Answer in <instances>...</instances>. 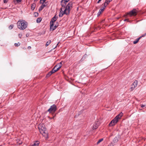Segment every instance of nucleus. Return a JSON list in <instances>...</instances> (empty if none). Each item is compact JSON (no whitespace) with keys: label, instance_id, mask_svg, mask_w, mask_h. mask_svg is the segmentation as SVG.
I'll use <instances>...</instances> for the list:
<instances>
[{"label":"nucleus","instance_id":"18","mask_svg":"<svg viewBox=\"0 0 146 146\" xmlns=\"http://www.w3.org/2000/svg\"><path fill=\"white\" fill-rule=\"evenodd\" d=\"M42 20V18L41 17H39L36 20V22L37 23H40Z\"/></svg>","mask_w":146,"mask_h":146},{"label":"nucleus","instance_id":"50","mask_svg":"<svg viewBox=\"0 0 146 146\" xmlns=\"http://www.w3.org/2000/svg\"><path fill=\"white\" fill-rule=\"evenodd\" d=\"M70 0H68V1H69Z\"/></svg>","mask_w":146,"mask_h":146},{"label":"nucleus","instance_id":"21","mask_svg":"<svg viewBox=\"0 0 146 146\" xmlns=\"http://www.w3.org/2000/svg\"><path fill=\"white\" fill-rule=\"evenodd\" d=\"M51 42V40H48V41L46 42V45H45V46H48L50 43Z\"/></svg>","mask_w":146,"mask_h":146},{"label":"nucleus","instance_id":"25","mask_svg":"<svg viewBox=\"0 0 146 146\" xmlns=\"http://www.w3.org/2000/svg\"><path fill=\"white\" fill-rule=\"evenodd\" d=\"M86 56H87V55L86 54H85L83 56V57H82V58L81 59V60H82L83 59H85Z\"/></svg>","mask_w":146,"mask_h":146},{"label":"nucleus","instance_id":"11","mask_svg":"<svg viewBox=\"0 0 146 146\" xmlns=\"http://www.w3.org/2000/svg\"><path fill=\"white\" fill-rule=\"evenodd\" d=\"M62 64L61 62L59 63L57 65H56V68H57V69H58V70L61 68V67L62 66Z\"/></svg>","mask_w":146,"mask_h":146},{"label":"nucleus","instance_id":"17","mask_svg":"<svg viewBox=\"0 0 146 146\" xmlns=\"http://www.w3.org/2000/svg\"><path fill=\"white\" fill-rule=\"evenodd\" d=\"M118 141V138L117 137H115L113 139V141L114 143H117V142Z\"/></svg>","mask_w":146,"mask_h":146},{"label":"nucleus","instance_id":"28","mask_svg":"<svg viewBox=\"0 0 146 146\" xmlns=\"http://www.w3.org/2000/svg\"><path fill=\"white\" fill-rule=\"evenodd\" d=\"M98 29H100V26H98L97 27H95L94 30H98Z\"/></svg>","mask_w":146,"mask_h":146},{"label":"nucleus","instance_id":"39","mask_svg":"<svg viewBox=\"0 0 146 146\" xmlns=\"http://www.w3.org/2000/svg\"><path fill=\"white\" fill-rule=\"evenodd\" d=\"M31 46H29L28 47V49H31Z\"/></svg>","mask_w":146,"mask_h":146},{"label":"nucleus","instance_id":"26","mask_svg":"<svg viewBox=\"0 0 146 146\" xmlns=\"http://www.w3.org/2000/svg\"><path fill=\"white\" fill-rule=\"evenodd\" d=\"M55 70H54L53 68L52 70L50 71L51 72L52 74H53L56 72V70L55 71Z\"/></svg>","mask_w":146,"mask_h":146},{"label":"nucleus","instance_id":"49","mask_svg":"<svg viewBox=\"0 0 146 146\" xmlns=\"http://www.w3.org/2000/svg\"><path fill=\"white\" fill-rule=\"evenodd\" d=\"M23 49H26V48H23Z\"/></svg>","mask_w":146,"mask_h":146},{"label":"nucleus","instance_id":"15","mask_svg":"<svg viewBox=\"0 0 146 146\" xmlns=\"http://www.w3.org/2000/svg\"><path fill=\"white\" fill-rule=\"evenodd\" d=\"M138 82L137 80H135L133 83L132 84L134 86V87L135 88L137 86L138 84Z\"/></svg>","mask_w":146,"mask_h":146},{"label":"nucleus","instance_id":"44","mask_svg":"<svg viewBox=\"0 0 146 146\" xmlns=\"http://www.w3.org/2000/svg\"><path fill=\"white\" fill-rule=\"evenodd\" d=\"M127 21L128 22H131V21H129V19H128V20H127Z\"/></svg>","mask_w":146,"mask_h":146},{"label":"nucleus","instance_id":"34","mask_svg":"<svg viewBox=\"0 0 146 146\" xmlns=\"http://www.w3.org/2000/svg\"><path fill=\"white\" fill-rule=\"evenodd\" d=\"M141 105V107L142 108L144 107L145 106V105H144L143 104H142V105Z\"/></svg>","mask_w":146,"mask_h":146},{"label":"nucleus","instance_id":"43","mask_svg":"<svg viewBox=\"0 0 146 146\" xmlns=\"http://www.w3.org/2000/svg\"><path fill=\"white\" fill-rule=\"evenodd\" d=\"M127 20H128V19H125L124 20V21H127Z\"/></svg>","mask_w":146,"mask_h":146},{"label":"nucleus","instance_id":"37","mask_svg":"<svg viewBox=\"0 0 146 146\" xmlns=\"http://www.w3.org/2000/svg\"><path fill=\"white\" fill-rule=\"evenodd\" d=\"M8 0H3V2L4 3H6L7 2Z\"/></svg>","mask_w":146,"mask_h":146},{"label":"nucleus","instance_id":"47","mask_svg":"<svg viewBox=\"0 0 146 146\" xmlns=\"http://www.w3.org/2000/svg\"><path fill=\"white\" fill-rule=\"evenodd\" d=\"M56 23H57V24H58V22H56Z\"/></svg>","mask_w":146,"mask_h":146},{"label":"nucleus","instance_id":"3","mask_svg":"<svg viewBox=\"0 0 146 146\" xmlns=\"http://www.w3.org/2000/svg\"><path fill=\"white\" fill-rule=\"evenodd\" d=\"M123 113L122 112L120 113L117 115L109 123V127L115 125L120 119L123 116Z\"/></svg>","mask_w":146,"mask_h":146},{"label":"nucleus","instance_id":"8","mask_svg":"<svg viewBox=\"0 0 146 146\" xmlns=\"http://www.w3.org/2000/svg\"><path fill=\"white\" fill-rule=\"evenodd\" d=\"M69 1L68 0H62L61 1V5L62 7L65 8L66 4Z\"/></svg>","mask_w":146,"mask_h":146},{"label":"nucleus","instance_id":"22","mask_svg":"<svg viewBox=\"0 0 146 146\" xmlns=\"http://www.w3.org/2000/svg\"><path fill=\"white\" fill-rule=\"evenodd\" d=\"M17 143L18 144H20L22 143V141L20 140L19 139H17Z\"/></svg>","mask_w":146,"mask_h":146},{"label":"nucleus","instance_id":"41","mask_svg":"<svg viewBox=\"0 0 146 146\" xmlns=\"http://www.w3.org/2000/svg\"><path fill=\"white\" fill-rule=\"evenodd\" d=\"M56 115H55L53 117H51V118H50V119H53L54 117H55V116Z\"/></svg>","mask_w":146,"mask_h":146},{"label":"nucleus","instance_id":"16","mask_svg":"<svg viewBox=\"0 0 146 146\" xmlns=\"http://www.w3.org/2000/svg\"><path fill=\"white\" fill-rule=\"evenodd\" d=\"M141 38V37H139L138 38L136 39V40L133 42V43L135 44L137 43L139 41V40Z\"/></svg>","mask_w":146,"mask_h":146},{"label":"nucleus","instance_id":"12","mask_svg":"<svg viewBox=\"0 0 146 146\" xmlns=\"http://www.w3.org/2000/svg\"><path fill=\"white\" fill-rule=\"evenodd\" d=\"M46 6V5L45 4H42V5L39 8L38 11H42V9L44 8V7H45Z\"/></svg>","mask_w":146,"mask_h":146},{"label":"nucleus","instance_id":"24","mask_svg":"<svg viewBox=\"0 0 146 146\" xmlns=\"http://www.w3.org/2000/svg\"><path fill=\"white\" fill-rule=\"evenodd\" d=\"M14 27V25L13 24L10 25L9 27V29H12Z\"/></svg>","mask_w":146,"mask_h":146},{"label":"nucleus","instance_id":"7","mask_svg":"<svg viewBox=\"0 0 146 146\" xmlns=\"http://www.w3.org/2000/svg\"><path fill=\"white\" fill-rule=\"evenodd\" d=\"M56 110L57 108L55 104H53L50 106V108L48 110V111L50 113L52 112H54L56 111Z\"/></svg>","mask_w":146,"mask_h":146},{"label":"nucleus","instance_id":"10","mask_svg":"<svg viewBox=\"0 0 146 146\" xmlns=\"http://www.w3.org/2000/svg\"><path fill=\"white\" fill-rule=\"evenodd\" d=\"M105 8V7L103 6L102 7V8L100 9L99 11L97 14L98 17L99 16L101 13L104 11Z\"/></svg>","mask_w":146,"mask_h":146},{"label":"nucleus","instance_id":"42","mask_svg":"<svg viewBox=\"0 0 146 146\" xmlns=\"http://www.w3.org/2000/svg\"><path fill=\"white\" fill-rule=\"evenodd\" d=\"M59 42L57 44H56V46L54 47V49L57 46V45H58V43H59Z\"/></svg>","mask_w":146,"mask_h":146},{"label":"nucleus","instance_id":"29","mask_svg":"<svg viewBox=\"0 0 146 146\" xmlns=\"http://www.w3.org/2000/svg\"><path fill=\"white\" fill-rule=\"evenodd\" d=\"M45 2H43V1H42V0H40V4H44V3Z\"/></svg>","mask_w":146,"mask_h":146},{"label":"nucleus","instance_id":"45","mask_svg":"<svg viewBox=\"0 0 146 146\" xmlns=\"http://www.w3.org/2000/svg\"><path fill=\"white\" fill-rule=\"evenodd\" d=\"M131 87H134V86H133V85L132 84L131 85Z\"/></svg>","mask_w":146,"mask_h":146},{"label":"nucleus","instance_id":"30","mask_svg":"<svg viewBox=\"0 0 146 146\" xmlns=\"http://www.w3.org/2000/svg\"><path fill=\"white\" fill-rule=\"evenodd\" d=\"M56 66H55L54 67V68H53L54 70H55V71L56 70V72L58 70V69H57V68H56Z\"/></svg>","mask_w":146,"mask_h":146},{"label":"nucleus","instance_id":"27","mask_svg":"<svg viewBox=\"0 0 146 146\" xmlns=\"http://www.w3.org/2000/svg\"><path fill=\"white\" fill-rule=\"evenodd\" d=\"M34 15H35V17H38V13L37 12H35L34 13Z\"/></svg>","mask_w":146,"mask_h":146},{"label":"nucleus","instance_id":"35","mask_svg":"<svg viewBox=\"0 0 146 146\" xmlns=\"http://www.w3.org/2000/svg\"><path fill=\"white\" fill-rule=\"evenodd\" d=\"M108 146H113V143H111L109 144Z\"/></svg>","mask_w":146,"mask_h":146},{"label":"nucleus","instance_id":"48","mask_svg":"<svg viewBox=\"0 0 146 146\" xmlns=\"http://www.w3.org/2000/svg\"><path fill=\"white\" fill-rule=\"evenodd\" d=\"M23 49H26V48H23Z\"/></svg>","mask_w":146,"mask_h":146},{"label":"nucleus","instance_id":"36","mask_svg":"<svg viewBox=\"0 0 146 146\" xmlns=\"http://www.w3.org/2000/svg\"><path fill=\"white\" fill-rule=\"evenodd\" d=\"M17 1V2L18 3H20L21 2V0H16Z\"/></svg>","mask_w":146,"mask_h":146},{"label":"nucleus","instance_id":"20","mask_svg":"<svg viewBox=\"0 0 146 146\" xmlns=\"http://www.w3.org/2000/svg\"><path fill=\"white\" fill-rule=\"evenodd\" d=\"M58 25H57V24L55 25L54 26H53V27H52V28L51 29H52V31H54L56 29V28L58 27Z\"/></svg>","mask_w":146,"mask_h":146},{"label":"nucleus","instance_id":"31","mask_svg":"<svg viewBox=\"0 0 146 146\" xmlns=\"http://www.w3.org/2000/svg\"><path fill=\"white\" fill-rule=\"evenodd\" d=\"M135 88L134 87H131V88H130V91H132L133 90H134V89Z\"/></svg>","mask_w":146,"mask_h":146},{"label":"nucleus","instance_id":"33","mask_svg":"<svg viewBox=\"0 0 146 146\" xmlns=\"http://www.w3.org/2000/svg\"><path fill=\"white\" fill-rule=\"evenodd\" d=\"M18 36L20 38H21L22 36V35L20 34H19Z\"/></svg>","mask_w":146,"mask_h":146},{"label":"nucleus","instance_id":"9","mask_svg":"<svg viewBox=\"0 0 146 146\" xmlns=\"http://www.w3.org/2000/svg\"><path fill=\"white\" fill-rule=\"evenodd\" d=\"M112 1V0H106L105 2L102 4V5L104 7H105Z\"/></svg>","mask_w":146,"mask_h":146},{"label":"nucleus","instance_id":"14","mask_svg":"<svg viewBox=\"0 0 146 146\" xmlns=\"http://www.w3.org/2000/svg\"><path fill=\"white\" fill-rule=\"evenodd\" d=\"M36 7V4L35 3H33L31 5V9L32 10H33Z\"/></svg>","mask_w":146,"mask_h":146},{"label":"nucleus","instance_id":"38","mask_svg":"<svg viewBox=\"0 0 146 146\" xmlns=\"http://www.w3.org/2000/svg\"><path fill=\"white\" fill-rule=\"evenodd\" d=\"M15 46H18V44L17 43H15Z\"/></svg>","mask_w":146,"mask_h":146},{"label":"nucleus","instance_id":"32","mask_svg":"<svg viewBox=\"0 0 146 146\" xmlns=\"http://www.w3.org/2000/svg\"><path fill=\"white\" fill-rule=\"evenodd\" d=\"M146 35V33H145L143 35L141 36H140V37H141V38H142V37L145 36Z\"/></svg>","mask_w":146,"mask_h":146},{"label":"nucleus","instance_id":"6","mask_svg":"<svg viewBox=\"0 0 146 146\" xmlns=\"http://www.w3.org/2000/svg\"><path fill=\"white\" fill-rule=\"evenodd\" d=\"M58 17H56V15H55L54 17L51 19L50 22V29L51 30L52 27L54 26V22L56 20Z\"/></svg>","mask_w":146,"mask_h":146},{"label":"nucleus","instance_id":"5","mask_svg":"<svg viewBox=\"0 0 146 146\" xmlns=\"http://www.w3.org/2000/svg\"><path fill=\"white\" fill-rule=\"evenodd\" d=\"M137 11L135 9H134L129 12L127 13V15L130 16H135L137 15Z\"/></svg>","mask_w":146,"mask_h":146},{"label":"nucleus","instance_id":"13","mask_svg":"<svg viewBox=\"0 0 146 146\" xmlns=\"http://www.w3.org/2000/svg\"><path fill=\"white\" fill-rule=\"evenodd\" d=\"M100 123L99 121H96L95 123V124L93 126V128H94V127L98 128V127L100 125Z\"/></svg>","mask_w":146,"mask_h":146},{"label":"nucleus","instance_id":"46","mask_svg":"<svg viewBox=\"0 0 146 146\" xmlns=\"http://www.w3.org/2000/svg\"><path fill=\"white\" fill-rule=\"evenodd\" d=\"M46 0H42V1H43V2H45Z\"/></svg>","mask_w":146,"mask_h":146},{"label":"nucleus","instance_id":"40","mask_svg":"<svg viewBox=\"0 0 146 146\" xmlns=\"http://www.w3.org/2000/svg\"><path fill=\"white\" fill-rule=\"evenodd\" d=\"M101 1V0H99L97 2V3H100V1Z\"/></svg>","mask_w":146,"mask_h":146},{"label":"nucleus","instance_id":"4","mask_svg":"<svg viewBox=\"0 0 146 146\" xmlns=\"http://www.w3.org/2000/svg\"><path fill=\"white\" fill-rule=\"evenodd\" d=\"M39 130L42 135L46 138H48V133L46 128H38Z\"/></svg>","mask_w":146,"mask_h":146},{"label":"nucleus","instance_id":"2","mask_svg":"<svg viewBox=\"0 0 146 146\" xmlns=\"http://www.w3.org/2000/svg\"><path fill=\"white\" fill-rule=\"evenodd\" d=\"M28 23L25 21L20 20L17 22V27L20 30H24L27 27Z\"/></svg>","mask_w":146,"mask_h":146},{"label":"nucleus","instance_id":"1","mask_svg":"<svg viewBox=\"0 0 146 146\" xmlns=\"http://www.w3.org/2000/svg\"><path fill=\"white\" fill-rule=\"evenodd\" d=\"M73 3L72 1L69 2L65 8L62 7L60 9V11L59 13V17H62L64 14L68 15L69 14L70 11L73 8Z\"/></svg>","mask_w":146,"mask_h":146},{"label":"nucleus","instance_id":"23","mask_svg":"<svg viewBox=\"0 0 146 146\" xmlns=\"http://www.w3.org/2000/svg\"><path fill=\"white\" fill-rule=\"evenodd\" d=\"M103 140V139L102 138L100 139H99L97 142V144H99L100 143L102 142Z\"/></svg>","mask_w":146,"mask_h":146},{"label":"nucleus","instance_id":"19","mask_svg":"<svg viewBox=\"0 0 146 146\" xmlns=\"http://www.w3.org/2000/svg\"><path fill=\"white\" fill-rule=\"evenodd\" d=\"M52 74L51 73L50 71L48 72V74H47L46 77L48 78L50 76H51Z\"/></svg>","mask_w":146,"mask_h":146}]
</instances>
